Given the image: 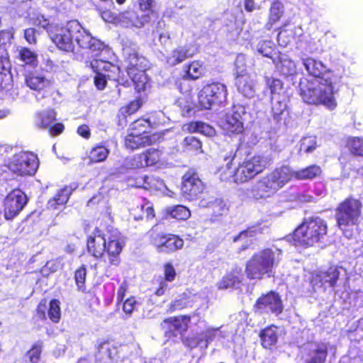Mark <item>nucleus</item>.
Masks as SVG:
<instances>
[{"mask_svg":"<svg viewBox=\"0 0 363 363\" xmlns=\"http://www.w3.org/2000/svg\"><path fill=\"white\" fill-rule=\"evenodd\" d=\"M39 166V160H11L9 169L18 175H33Z\"/></svg>","mask_w":363,"mask_h":363,"instance_id":"4be33fe9","label":"nucleus"},{"mask_svg":"<svg viewBox=\"0 0 363 363\" xmlns=\"http://www.w3.org/2000/svg\"><path fill=\"white\" fill-rule=\"evenodd\" d=\"M176 276V272L173 266L170 263H167L164 265V277L165 281H172L174 279Z\"/></svg>","mask_w":363,"mask_h":363,"instance_id":"0e129e2a","label":"nucleus"},{"mask_svg":"<svg viewBox=\"0 0 363 363\" xmlns=\"http://www.w3.org/2000/svg\"><path fill=\"white\" fill-rule=\"evenodd\" d=\"M106 236L98 228H95L87 239L88 252L95 257H101L105 252Z\"/></svg>","mask_w":363,"mask_h":363,"instance_id":"f3484780","label":"nucleus"},{"mask_svg":"<svg viewBox=\"0 0 363 363\" xmlns=\"http://www.w3.org/2000/svg\"><path fill=\"white\" fill-rule=\"evenodd\" d=\"M183 145L185 150L196 154L202 152L201 142L194 136H187L184 139Z\"/></svg>","mask_w":363,"mask_h":363,"instance_id":"37998d69","label":"nucleus"},{"mask_svg":"<svg viewBox=\"0 0 363 363\" xmlns=\"http://www.w3.org/2000/svg\"><path fill=\"white\" fill-rule=\"evenodd\" d=\"M170 216L178 220H186L191 216L190 211L182 205L174 206L169 211Z\"/></svg>","mask_w":363,"mask_h":363,"instance_id":"a18cd8bd","label":"nucleus"},{"mask_svg":"<svg viewBox=\"0 0 363 363\" xmlns=\"http://www.w3.org/2000/svg\"><path fill=\"white\" fill-rule=\"evenodd\" d=\"M138 301L134 297L129 298L125 301L123 304V311L128 315H130L133 311L136 309Z\"/></svg>","mask_w":363,"mask_h":363,"instance_id":"bf43d9fd","label":"nucleus"},{"mask_svg":"<svg viewBox=\"0 0 363 363\" xmlns=\"http://www.w3.org/2000/svg\"><path fill=\"white\" fill-rule=\"evenodd\" d=\"M86 272L83 267L78 269L75 272V281L79 289H84V284L86 279Z\"/></svg>","mask_w":363,"mask_h":363,"instance_id":"052dcab7","label":"nucleus"},{"mask_svg":"<svg viewBox=\"0 0 363 363\" xmlns=\"http://www.w3.org/2000/svg\"><path fill=\"white\" fill-rule=\"evenodd\" d=\"M340 272L336 268H330L327 272H320L313 275L311 284L315 289L334 287L339 278Z\"/></svg>","mask_w":363,"mask_h":363,"instance_id":"dca6fc26","label":"nucleus"},{"mask_svg":"<svg viewBox=\"0 0 363 363\" xmlns=\"http://www.w3.org/2000/svg\"><path fill=\"white\" fill-rule=\"evenodd\" d=\"M264 81L267 87L270 91L272 98L279 96L284 91V82L279 78L265 77Z\"/></svg>","mask_w":363,"mask_h":363,"instance_id":"a19ab883","label":"nucleus"},{"mask_svg":"<svg viewBox=\"0 0 363 363\" xmlns=\"http://www.w3.org/2000/svg\"><path fill=\"white\" fill-rule=\"evenodd\" d=\"M91 69L101 72L109 80L118 81L120 77L121 68L116 64L101 59L94 60L90 62Z\"/></svg>","mask_w":363,"mask_h":363,"instance_id":"aec40b11","label":"nucleus"},{"mask_svg":"<svg viewBox=\"0 0 363 363\" xmlns=\"http://www.w3.org/2000/svg\"><path fill=\"white\" fill-rule=\"evenodd\" d=\"M199 133L208 137H213L216 134L213 127L202 121L201 123Z\"/></svg>","mask_w":363,"mask_h":363,"instance_id":"e2e57ef3","label":"nucleus"},{"mask_svg":"<svg viewBox=\"0 0 363 363\" xmlns=\"http://www.w3.org/2000/svg\"><path fill=\"white\" fill-rule=\"evenodd\" d=\"M91 69L95 74L94 77V84L96 88L99 91L105 89V88L107 86V82L109 80V79L106 78V77L102 74L101 72L96 71L95 69Z\"/></svg>","mask_w":363,"mask_h":363,"instance_id":"603ef678","label":"nucleus"},{"mask_svg":"<svg viewBox=\"0 0 363 363\" xmlns=\"http://www.w3.org/2000/svg\"><path fill=\"white\" fill-rule=\"evenodd\" d=\"M190 80L189 79L184 77V74L177 79L175 85L180 93L183 94H190L193 88L192 86L189 82Z\"/></svg>","mask_w":363,"mask_h":363,"instance_id":"8fccbe9b","label":"nucleus"},{"mask_svg":"<svg viewBox=\"0 0 363 363\" xmlns=\"http://www.w3.org/2000/svg\"><path fill=\"white\" fill-rule=\"evenodd\" d=\"M56 112L49 108L37 114L38 125L42 129H48L56 120Z\"/></svg>","mask_w":363,"mask_h":363,"instance_id":"f704fd0d","label":"nucleus"},{"mask_svg":"<svg viewBox=\"0 0 363 363\" xmlns=\"http://www.w3.org/2000/svg\"><path fill=\"white\" fill-rule=\"evenodd\" d=\"M219 172L222 180L235 182L236 164L233 160L228 162L225 167L220 168Z\"/></svg>","mask_w":363,"mask_h":363,"instance_id":"79ce46f5","label":"nucleus"},{"mask_svg":"<svg viewBox=\"0 0 363 363\" xmlns=\"http://www.w3.org/2000/svg\"><path fill=\"white\" fill-rule=\"evenodd\" d=\"M201 121H190L184 124L185 130L188 133H199Z\"/></svg>","mask_w":363,"mask_h":363,"instance_id":"774afa93","label":"nucleus"},{"mask_svg":"<svg viewBox=\"0 0 363 363\" xmlns=\"http://www.w3.org/2000/svg\"><path fill=\"white\" fill-rule=\"evenodd\" d=\"M362 204L360 201L349 198L341 202L335 210V218L340 229L347 238L352 236L362 217Z\"/></svg>","mask_w":363,"mask_h":363,"instance_id":"7ed1b4c3","label":"nucleus"},{"mask_svg":"<svg viewBox=\"0 0 363 363\" xmlns=\"http://www.w3.org/2000/svg\"><path fill=\"white\" fill-rule=\"evenodd\" d=\"M125 246V240L117 230L110 231L106 235V255L110 265L118 266L120 263V254Z\"/></svg>","mask_w":363,"mask_h":363,"instance_id":"1a4fd4ad","label":"nucleus"},{"mask_svg":"<svg viewBox=\"0 0 363 363\" xmlns=\"http://www.w3.org/2000/svg\"><path fill=\"white\" fill-rule=\"evenodd\" d=\"M191 319H195L197 321L200 320L199 317L196 315H193L192 316L180 315L170 317L164 319L162 322L161 327L164 330L165 333H177L182 334L187 330Z\"/></svg>","mask_w":363,"mask_h":363,"instance_id":"4468645a","label":"nucleus"},{"mask_svg":"<svg viewBox=\"0 0 363 363\" xmlns=\"http://www.w3.org/2000/svg\"><path fill=\"white\" fill-rule=\"evenodd\" d=\"M327 357V347L324 345H318L311 359L307 363H323Z\"/></svg>","mask_w":363,"mask_h":363,"instance_id":"de8ad7c7","label":"nucleus"},{"mask_svg":"<svg viewBox=\"0 0 363 363\" xmlns=\"http://www.w3.org/2000/svg\"><path fill=\"white\" fill-rule=\"evenodd\" d=\"M155 134L143 135L128 132L125 138L124 143L127 148L136 150L147 145H150L155 142Z\"/></svg>","mask_w":363,"mask_h":363,"instance_id":"5701e85b","label":"nucleus"},{"mask_svg":"<svg viewBox=\"0 0 363 363\" xmlns=\"http://www.w3.org/2000/svg\"><path fill=\"white\" fill-rule=\"evenodd\" d=\"M281 259V250L273 251L266 249L260 251L248 261L246 265L245 272L247 277L250 279H261L264 274L272 272L275 264Z\"/></svg>","mask_w":363,"mask_h":363,"instance_id":"39448f33","label":"nucleus"},{"mask_svg":"<svg viewBox=\"0 0 363 363\" xmlns=\"http://www.w3.org/2000/svg\"><path fill=\"white\" fill-rule=\"evenodd\" d=\"M228 89L225 84L213 82L205 84L197 95L198 104L201 109L224 106L227 103Z\"/></svg>","mask_w":363,"mask_h":363,"instance_id":"0eeeda50","label":"nucleus"},{"mask_svg":"<svg viewBox=\"0 0 363 363\" xmlns=\"http://www.w3.org/2000/svg\"><path fill=\"white\" fill-rule=\"evenodd\" d=\"M113 352H115V348H112L108 343L104 342L98 347V353L103 359H112Z\"/></svg>","mask_w":363,"mask_h":363,"instance_id":"864d4df0","label":"nucleus"},{"mask_svg":"<svg viewBox=\"0 0 363 363\" xmlns=\"http://www.w3.org/2000/svg\"><path fill=\"white\" fill-rule=\"evenodd\" d=\"M346 147L352 155L363 157V137H348Z\"/></svg>","mask_w":363,"mask_h":363,"instance_id":"c9c22d12","label":"nucleus"},{"mask_svg":"<svg viewBox=\"0 0 363 363\" xmlns=\"http://www.w3.org/2000/svg\"><path fill=\"white\" fill-rule=\"evenodd\" d=\"M72 43H75L82 49L99 52L103 48L100 40L94 38L77 20H69L60 25Z\"/></svg>","mask_w":363,"mask_h":363,"instance_id":"423d86ee","label":"nucleus"},{"mask_svg":"<svg viewBox=\"0 0 363 363\" xmlns=\"http://www.w3.org/2000/svg\"><path fill=\"white\" fill-rule=\"evenodd\" d=\"M38 30L34 28H28L23 31V37L30 45H35L38 42Z\"/></svg>","mask_w":363,"mask_h":363,"instance_id":"13d9d810","label":"nucleus"},{"mask_svg":"<svg viewBox=\"0 0 363 363\" xmlns=\"http://www.w3.org/2000/svg\"><path fill=\"white\" fill-rule=\"evenodd\" d=\"M317 147L316 138L314 136H306L301 140L299 151L301 152L309 153L314 151Z\"/></svg>","mask_w":363,"mask_h":363,"instance_id":"c03bdc74","label":"nucleus"},{"mask_svg":"<svg viewBox=\"0 0 363 363\" xmlns=\"http://www.w3.org/2000/svg\"><path fill=\"white\" fill-rule=\"evenodd\" d=\"M255 306L258 310L271 312L277 315L280 314L283 311L281 299L279 295L274 291L259 297Z\"/></svg>","mask_w":363,"mask_h":363,"instance_id":"2eb2a0df","label":"nucleus"},{"mask_svg":"<svg viewBox=\"0 0 363 363\" xmlns=\"http://www.w3.org/2000/svg\"><path fill=\"white\" fill-rule=\"evenodd\" d=\"M71 194V190L68 187L60 189L52 199H50L48 206L49 208L55 209L58 206L65 204Z\"/></svg>","mask_w":363,"mask_h":363,"instance_id":"4c0bfd02","label":"nucleus"},{"mask_svg":"<svg viewBox=\"0 0 363 363\" xmlns=\"http://www.w3.org/2000/svg\"><path fill=\"white\" fill-rule=\"evenodd\" d=\"M223 128L228 135H239L244 131L242 122L233 114L226 116Z\"/></svg>","mask_w":363,"mask_h":363,"instance_id":"c85d7f7f","label":"nucleus"},{"mask_svg":"<svg viewBox=\"0 0 363 363\" xmlns=\"http://www.w3.org/2000/svg\"><path fill=\"white\" fill-rule=\"evenodd\" d=\"M13 37L14 29L13 28L0 30V49L9 44Z\"/></svg>","mask_w":363,"mask_h":363,"instance_id":"5fc2aeb1","label":"nucleus"},{"mask_svg":"<svg viewBox=\"0 0 363 363\" xmlns=\"http://www.w3.org/2000/svg\"><path fill=\"white\" fill-rule=\"evenodd\" d=\"M273 63L279 72L286 77H292L297 74L296 63L285 55H278L277 58L274 60Z\"/></svg>","mask_w":363,"mask_h":363,"instance_id":"393cba45","label":"nucleus"},{"mask_svg":"<svg viewBox=\"0 0 363 363\" xmlns=\"http://www.w3.org/2000/svg\"><path fill=\"white\" fill-rule=\"evenodd\" d=\"M17 58L26 65L36 67L38 65V55L27 47H22L18 50Z\"/></svg>","mask_w":363,"mask_h":363,"instance_id":"72a5a7b5","label":"nucleus"},{"mask_svg":"<svg viewBox=\"0 0 363 363\" xmlns=\"http://www.w3.org/2000/svg\"><path fill=\"white\" fill-rule=\"evenodd\" d=\"M146 72L142 71L128 74L134 84L135 91L138 93L145 92L151 86L150 79Z\"/></svg>","mask_w":363,"mask_h":363,"instance_id":"cd10ccee","label":"nucleus"},{"mask_svg":"<svg viewBox=\"0 0 363 363\" xmlns=\"http://www.w3.org/2000/svg\"><path fill=\"white\" fill-rule=\"evenodd\" d=\"M327 357V347L324 345H318L311 359L307 363H323Z\"/></svg>","mask_w":363,"mask_h":363,"instance_id":"09e8293b","label":"nucleus"},{"mask_svg":"<svg viewBox=\"0 0 363 363\" xmlns=\"http://www.w3.org/2000/svg\"><path fill=\"white\" fill-rule=\"evenodd\" d=\"M152 128V122L149 118L140 117L130 123L128 132L137 134L150 135V130Z\"/></svg>","mask_w":363,"mask_h":363,"instance_id":"7c9ffc66","label":"nucleus"},{"mask_svg":"<svg viewBox=\"0 0 363 363\" xmlns=\"http://www.w3.org/2000/svg\"><path fill=\"white\" fill-rule=\"evenodd\" d=\"M328 231L327 223L319 218H311L303 221L294 232L295 245L313 246L324 240Z\"/></svg>","mask_w":363,"mask_h":363,"instance_id":"20e7f679","label":"nucleus"},{"mask_svg":"<svg viewBox=\"0 0 363 363\" xmlns=\"http://www.w3.org/2000/svg\"><path fill=\"white\" fill-rule=\"evenodd\" d=\"M242 278L241 268L236 267L230 273L225 275L223 279L217 283V286L219 289L237 288L241 283Z\"/></svg>","mask_w":363,"mask_h":363,"instance_id":"a878e982","label":"nucleus"},{"mask_svg":"<svg viewBox=\"0 0 363 363\" xmlns=\"http://www.w3.org/2000/svg\"><path fill=\"white\" fill-rule=\"evenodd\" d=\"M265 167L262 160H242L236 164L235 182H245L261 173Z\"/></svg>","mask_w":363,"mask_h":363,"instance_id":"f8f14e48","label":"nucleus"},{"mask_svg":"<svg viewBox=\"0 0 363 363\" xmlns=\"http://www.w3.org/2000/svg\"><path fill=\"white\" fill-rule=\"evenodd\" d=\"M50 38L58 50L65 52H73L74 51L75 45L72 43L59 24L50 35Z\"/></svg>","mask_w":363,"mask_h":363,"instance_id":"412c9836","label":"nucleus"},{"mask_svg":"<svg viewBox=\"0 0 363 363\" xmlns=\"http://www.w3.org/2000/svg\"><path fill=\"white\" fill-rule=\"evenodd\" d=\"M257 52L263 57L269 58L274 62L281 52L278 51L276 45L272 40H263L257 45Z\"/></svg>","mask_w":363,"mask_h":363,"instance_id":"c756f323","label":"nucleus"},{"mask_svg":"<svg viewBox=\"0 0 363 363\" xmlns=\"http://www.w3.org/2000/svg\"><path fill=\"white\" fill-rule=\"evenodd\" d=\"M284 13V6L278 1L273 2L270 6L268 21L266 27L270 30L273 25L279 22Z\"/></svg>","mask_w":363,"mask_h":363,"instance_id":"473e14b6","label":"nucleus"},{"mask_svg":"<svg viewBox=\"0 0 363 363\" xmlns=\"http://www.w3.org/2000/svg\"><path fill=\"white\" fill-rule=\"evenodd\" d=\"M36 25L46 30L49 36L52 34L55 28L58 24L50 23L48 19L44 18L43 16H38L35 19Z\"/></svg>","mask_w":363,"mask_h":363,"instance_id":"6e6d98bb","label":"nucleus"},{"mask_svg":"<svg viewBox=\"0 0 363 363\" xmlns=\"http://www.w3.org/2000/svg\"><path fill=\"white\" fill-rule=\"evenodd\" d=\"M108 154V149L103 145H99L92 148L89 154V159H106Z\"/></svg>","mask_w":363,"mask_h":363,"instance_id":"3c124183","label":"nucleus"},{"mask_svg":"<svg viewBox=\"0 0 363 363\" xmlns=\"http://www.w3.org/2000/svg\"><path fill=\"white\" fill-rule=\"evenodd\" d=\"M294 174L287 166L276 169L258 180L249 190L248 195L255 200L266 199L274 196L292 178Z\"/></svg>","mask_w":363,"mask_h":363,"instance_id":"f03ea898","label":"nucleus"},{"mask_svg":"<svg viewBox=\"0 0 363 363\" xmlns=\"http://www.w3.org/2000/svg\"><path fill=\"white\" fill-rule=\"evenodd\" d=\"M279 108H277L275 106H272V117L277 122H279L282 119V115L285 111L286 106L279 103Z\"/></svg>","mask_w":363,"mask_h":363,"instance_id":"69168bd1","label":"nucleus"},{"mask_svg":"<svg viewBox=\"0 0 363 363\" xmlns=\"http://www.w3.org/2000/svg\"><path fill=\"white\" fill-rule=\"evenodd\" d=\"M26 84L30 89L35 91L44 90L50 86V81L45 77L38 75H35L33 73H29L25 78Z\"/></svg>","mask_w":363,"mask_h":363,"instance_id":"2f4dec72","label":"nucleus"},{"mask_svg":"<svg viewBox=\"0 0 363 363\" xmlns=\"http://www.w3.org/2000/svg\"><path fill=\"white\" fill-rule=\"evenodd\" d=\"M123 55L128 74L150 69L149 60L140 53L138 48L126 46L123 48Z\"/></svg>","mask_w":363,"mask_h":363,"instance_id":"6e6552de","label":"nucleus"},{"mask_svg":"<svg viewBox=\"0 0 363 363\" xmlns=\"http://www.w3.org/2000/svg\"><path fill=\"white\" fill-rule=\"evenodd\" d=\"M262 345L267 348L274 345L278 339L277 328L272 325L263 330L260 334Z\"/></svg>","mask_w":363,"mask_h":363,"instance_id":"58836bf2","label":"nucleus"},{"mask_svg":"<svg viewBox=\"0 0 363 363\" xmlns=\"http://www.w3.org/2000/svg\"><path fill=\"white\" fill-rule=\"evenodd\" d=\"M206 72L204 62L200 60H194L183 65V74L189 80L196 81L203 78Z\"/></svg>","mask_w":363,"mask_h":363,"instance_id":"b1692460","label":"nucleus"},{"mask_svg":"<svg viewBox=\"0 0 363 363\" xmlns=\"http://www.w3.org/2000/svg\"><path fill=\"white\" fill-rule=\"evenodd\" d=\"M235 85L238 91L244 96L251 98L255 95V89L250 74L245 69L238 70V66L235 73Z\"/></svg>","mask_w":363,"mask_h":363,"instance_id":"6ab92c4d","label":"nucleus"},{"mask_svg":"<svg viewBox=\"0 0 363 363\" xmlns=\"http://www.w3.org/2000/svg\"><path fill=\"white\" fill-rule=\"evenodd\" d=\"M193 56L194 53L191 52L187 47L182 46L174 49L171 55L166 57L165 60L168 66L174 67Z\"/></svg>","mask_w":363,"mask_h":363,"instance_id":"bb28decb","label":"nucleus"},{"mask_svg":"<svg viewBox=\"0 0 363 363\" xmlns=\"http://www.w3.org/2000/svg\"><path fill=\"white\" fill-rule=\"evenodd\" d=\"M293 177H296L298 179H312L321 173L320 168L317 165H312L299 171L294 172Z\"/></svg>","mask_w":363,"mask_h":363,"instance_id":"ea45409f","label":"nucleus"},{"mask_svg":"<svg viewBox=\"0 0 363 363\" xmlns=\"http://www.w3.org/2000/svg\"><path fill=\"white\" fill-rule=\"evenodd\" d=\"M65 130V125L62 123H55L48 128V132L51 136H57Z\"/></svg>","mask_w":363,"mask_h":363,"instance_id":"680f3d73","label":"nucleus"},{"mask_svg":"<svg viewBox=\"0 0 363 363\" xmlns=\"http://www.w3.org/2000/svg\"><path fill=\"white\" fill-rule=\"evenodd\" d=\"M41 354V349L39 346L33 347L26 354V361L30 363H38Z\"/></svg>","mask_w":363,"mask_h":363,"instance_id":"4d7b16f0","label":"nucleus"},{"mask_svg":"<svg viewBox=\"0 0 363 363\" xmlns=\"http://www.w3.org/2000/svg\"><path fill=\"white\" fill-rule=\"evenodd\" d=\"M27 203L26 194L20 189H14L6 197L4 201L5 217L12 219L18 215Z\"/></svg>","mask_w":363,"mask_h":363,"instance_id":"ddd939ff","label":"nucleus"},{"mask_svg":"<svg viewBox=\"0 0 363 363\" xmlns=\"http://www.w3.org/2000/svg\"><path fill=\"white\" fill-rule=\"evenodd\" d=\"M151 243L160 252H174L184 245L183 240L175 235L155 232L151 233Z\"/></svg>","mask_w":363,"mask_h":363,"instance_id":"9b49d317","label":"nucleus"},{"mask_svg":"<svg viewBox=\"0 0 363 363\" xmlns=\"http://www.w3.org/2000/svg\"><path fill=\"white\" fill-rule=\"evenodd\" d=\"M60 304V301L57 299H53L50 302L48 316L54 323H58L60 319L61 313Z\"/></svg>","mask_w":363,"mask_h":363,"instance_id":"49530a36","label":"nucleus"},{"mask_svg":"<svg viewBox=\"0 0 363 363\" xmlns=\"http://www.w3.org/2000/svg\"><path fill=\"white\" fill-rule=\"evenodd\" d=\"M145 159H159L161 157L162 151L157 148L150 147L146 150L144 153Z\"/></svg>","mask_w":363,"mask_h":363,"instance_id":"338daca9","label":"nucleus"},{"mask_svg":"<svg viewBox=\"0 0 363 363\" xmlns=\"http://www.w3.org/2000/svg\"><path fill=\"white\" fill-rule=\"evenodd\" d=\"M289 23H284L279 28L277 35V40L281 46L286 47L294 39V30L289 28Z\"/></svg>","mask_w":363,"mask_h":363,"instance_id":"e433bc0d","label":"nucleus"},{"mask_svg":"<svg viewBox=\"0 0 363 363\" xmlns=\"http://www.w3.org/2000/svg\"><path fill=\"white\" fill-rule=\"evenodd\" d=\"M303 65L313 79L302 78L299 82V95L309 105H323L334 110L337 102L335 97V85L340 79L319 60L312 57L303 59Z\"/></svg>","mask_w":363,"mask_h":363,"instance_id":"f257e3e1","label":"nucleus"},{"mask_svg":"<svg viewBox=\"0 0 363 363\" xmlns=\"http://www.w3.org/2000/svg\"><path fill=\"white\" fill-rule=\"evenodd\" d=\"M143 104V99L139 96L121 106L116 117L117 125L121 128L126 126L128 118L137 113Z\"/></svg>","mask_w":363,"mask_h":363,"instance_id":"a211bd4d","label":"nucleus"},{"mask_svg":"<svg viewBox=\"0 0 363 363\" xmlns=\"http://www.w3.org/2000/svg\"><path fill=\"white\" fill-rule=\"evenodd\" d=\"M182 179L181 191L186 199L194 200L202 193L204 186L195 169H189L183 176Z\"/></svg>","mask_w":363,"mask_h":363,"instance_id":"9d476101","label":"nucleus"}]
</instances>
